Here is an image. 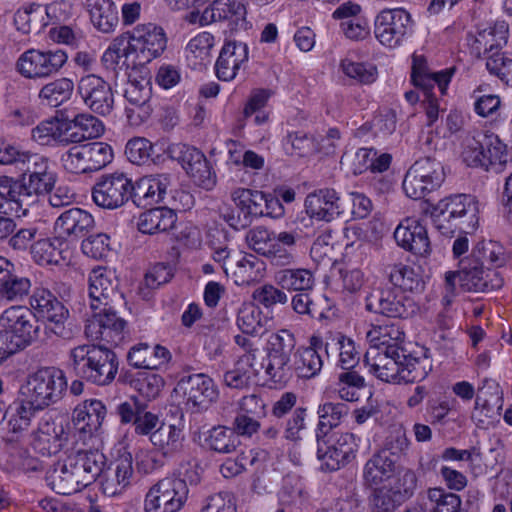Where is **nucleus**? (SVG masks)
<instances>
[{
    "mask_svg": "<svg viewBox=\"0 0 512 512\" xmlns=\"http://www.w3.org/2000/svg\"><path fill=\"white\" fill-rule=\"evenodd\" d=\"M61 121L58 119H49L40 122L31 131L32 139L40 145H51L53 142L59 143L61 137Z\"/></svg>",
    "mask_w": 512,
    "mask_h": 512,
    "instance_id": "338daca9",
    "label": "nucleus"
},
{
    "mask_svg": "<svg viewBox=\"0 0 512 512\" xmlns=\"http://www.w3.org/2000/svg\"><path fill=\"white\" fill-rule=\"evenodd\" d=\"M412 28L411 15L403 8L384 9L375 19V37L387 47L401 44Z\"/></svg>",
    "mask_w": 512,
    "mask_h": 512,
    "instance_id": "2eb2a0df",
    "label": "nucleus"
},
{
    "mask_svg": "<svg viewBox=\"0 0 512 512\" xmlns=\"http://www.w3.org/2000/svg\"><path fill=\"white\" fill-rule=\"evenodd\" d=\"M397 244L415 255L426 257L431 252L427 229L418 220L406 218L394 231Z\"/></svg>",
    "mask_w": 512,
    "mask_h": 512,
    "instance_id": "393cba45",
    "label": "nucleus"
},
{
    "mask_svg": "<svg viewBox=\"0 0 512 512\" xmlns=\"http://www.w3.org/2000/svg\"><path fill=\"white\" fill-rule=\"evenodd\" d=\"M65 460L85 488L101 475L106 458L98 450H79L69 454Z\"/></svg>",
    "mask_w": 512,
    "mask_h": 512,
    "instance_id": "a878e982",
    "label": "nucleus"
},
{
    "mask_svg": "<svg viewBox=\"0 0 512 512\" xmlns=\"http://www.w3.org/2000/svg\"><path fill=\"white\" fill-rule=\"evenodd\" d=\"M372 455L366 462L363 469V480L367 487L379 486L384 481L390 479L395 472L396 459L391 451L394 446Z\"/></svg>",
    "mask_w": 512,
    "mask_h": 512,
    "instance_id": "2f4dec72",
    "label": "nucleus"
},
{
    "mask_svg": "<svg viewBox=\"0 0 512 512\" xmlns=\"http://www.w3.org/2000/svg\"><path fill=\"white\" fill-rule=\"evenodd\" d=\"M451 71L429 73L423 57L413 56L411 78L416 87L423 89H434L435 86L441 94H444L451 80Z\"/></svg>",
    "mask_w": 512,
    "mask_h": 512,
    "instance_id": "79ce46f5",
    "label": "nucleus"
},
{
    "mask_svg": "<svg viewBox=\"0 0 512 512\" xmlns=\"http://www.w3.org/2000/svg\"><path fill=\"white\" fill-rule=\"evenodd\" d=\"M470 257L482 263V266L487 263L495 268L504 266L509 260V254L506 252L504 246L493 240L477 243Z\"/></svg>",
    "mask_w": 512,
    "mask_h": 512,
    "instance_id": "3c124183",
    "label": "nucleus"
},
{
    "mask_svg": "<svg viewBox=\"0 0 512 512\" xmlns=\"http://www.w3.org/2000/svg\"><path fill=\"white\" fill-rule=\"evenodd\" d=\"M323 346V340L318 336H312L309 340V346L298 347L293 357V376L301 379H312L316 377L322 367L323 360L318 353V349Z\"/></svg>",
    "mask_w": 512,
    "mask_h": 512,
    "instance_id": "7c9ffc66",
    "label": "nucleus"
},
{
    "mask_svg": "<svg viewBox=\"0 0 512 512\" xmlns=\"http://www.w3.org/2000/svg\"><path fill=\"white\" fill-rule=\"evenodd\" d=\"M306 212L319 221L330 222L343 213L342 203L334 189H320L305 199Z\"/></svg>",
    "mask_w": 512,
    "mask_h": 512,
    "instance_id": "c756f323",
    "label": "nucleus"
},
{
    "mask_svg": "<svg viewBox=\"0 0 512 512\" xmlns=\"http://www.w3.org/2000/svg\"><path fill=\"white\" fill-rule=\"evenodd\" d=\"M365 301L368 311L392 318H408L417 309L412 299L390 288L372 291Z\"/></svg>",
    "mask_w": 512,
    "mask_h": 512,
    "instance_id": "a211bd4d",
    "label": "nucleus"
},
{
    "mask_svg": "<svg viewBox=\"0 0 512 512\" xmlns=\"http://www.w3.org/2000/svg\"><path fill=\"white\" fill-rule=\"evenodd\" d=\"M32 436V447L42 456L58 453L66 441L62 425L49 420L42 421Z\"/></svg>",
    "mask_w": 512,
    "mask_h": 512,
    "instance_id": "72a5a7b5",
    "label": "nucleus"
},
{
    "mask_svg": "<svg viewBox=\"0 0 512 512\" xmlns=\"http://www.w3.org/2000/svg\"><path fill=\"white\" fill-rule=\"evenodd\" d=\"M153 152V144L142 137L130 139L125 147L127 159L137 165H143L149 162Z\"/></svg>",
    "mask_w": 512,
    "mask_h": 512,
    "instance_id": "774afa93",
    "label": "nucleus"
},
{
    "mask_svg": "<svg viewBox=\"0 0 512 512\" xmlns=\"http://www.w3.org/2000/svg\"><path fill=\"white\" fill-rule=\"evenodd\" d=\"M248 59L249 48L246 43L226 40L215 64L217 77L223 81L233 80Z\"/></svg>",
    "mask_w": 512,
    "mask_h": 512,
    "instance_id": "bb28decb",
    "label": "nucleus"
},
{
    "mask_svg": "<svg viewBox=\"0 0 512 512\" xmlns=\"http://www.w3.org/2000/svg\"><path fill=\"white\" fill-rule=\"evenodd\" d=\"M94 227V217L77 207L64 211L55 222V231L59 237L70 241L85 237Z\"/></svg>",
    "mask_w": 512,
    "mask_h": 512,
    "instance_id": "cd10ccee",
    "label": "nucleus"
},
{
    "mask_svg": "<svg viewBox=\"0 0 512 512\" xmlns=\"http://www.w3.org/2000/svg\"><path fill=\"white\" fill-rule=\"evenodd\" d=\"M445 179L441 162L431 157L417 160L407 171L403 190L409 198L421 199L437 190Z\"/></svg>",
    "mask_w": 512,
    "mask_h": 512,
    "instance_id": "1a4fd4ad",
    "label": "nucleus"
},
{
    "mask_svg": "<svg viewBox=\"0 0 512 512\" xmlns=\"http://www.w3.org/2000/svg\"><path fill=\"white\" fill-rule=\"evenodd\" d=\"M30 306L35 316L47 321L45 332L68 340L76 330L68 322L69 311L58 298L46 288H36L30 297Z\"/></svg>",
    "mask_w": 512,
    "mask_h": 512,
    "instance_id": "423d86ee",
    "label": "nucleus"
},
{
    "mask_svg": "<svg viewBox=\"0 0 512 512\" xmlns=\"http://www.w3.org/2000/svg\"><path fill=\"white\" fill-rule=\"evenodd\" d=\"M324 347L328 357H339V365L344 370L352 369L359 361L354 341L341 333L330 334Z\"/></svg>",
    "mask_w": 512,
    "mask_h": 512,
    "instance_id": "37998d69",
    "label": "nucleus"
},
{
    "mask_svg": "<svg viewBox=\"0 0 512 512\" xmlns=\"http://www.w3.org/2000/svg\"><path fill=\"white\" fill-rule=\"evenodd\" d=\"M508 26L499 22L494 27L479 31L471 44V52L478 58H485L499 49L507 42Z\"/></svg>",
    "mask_w": 512,
    "mask_h": 512,
    "instance_id": "e433bc0d",
    "label": "nucleus"
},
{
    "mask_svg": "<svg viewBox=\"0 0 512 512\" xmlns=\"http://www.w3.org/2000/svg\"><path fill=\"white\" fill-rule=\"evenodd\" d=\"M487 70L512 88V55L496 52L487 57Z\"/></svg>",
    "mask_w": 512,
    "mask_h": 512,
    "instance_id": "0e129e2a",
    "label": "nucleus"
},
{
    "mask_svg": "<svg viewBox=\"0 0 512 512\" xmlns=\"http://www.w3.org/2000/svg\"><path fill=\"white\" fill-rule=\"evenodd\" d=\"M343 73L361 84H371L377 79V68L371 63L354 62L350 59L341 61Z\"/></svg>",
    "mask_w": 512,
    "mask_h": 512,
    "instance_id": "e2e57ef3",
    "label": "nucleus"
},
{
    "mask_svg": "<svg viewBox=\"0 0 512 512\" xmlns=\"http://www.w3.org/2000/svg\"><path fill=\"white\" fill-rule=\"evenodd\" d=\"M462 158L470 167L500 173L508 161L507 147L498 136L477 131L464 139Z\"/></svg>",
    "mask_w": 512,
    "mask_h": 512,
    "instance_id": "20e7f679",
    "label": "nucleus"
},
{
    "mask_svg": "<svg viewBox=\"0 0 512 512\" xmlns=\"http://www.w3.org/2000/svg\"><path fill=\"white\" fill-rule=\"evenodd\" d=\"M62 245L60 237L40 239L31 245L32 258L42 266L57 265L64 260Z\"/></svg>",
    "mask_w": 512,
    "mask_h": 512,
    "instance_id": "8fccbe9b",
    "label": "nucleus"
},
{
    "mask_svg": "<svg viewBox=\"0 0 512 512\" xmlns=\"http://www.w3.org/2000/svg\"><path fill=\"white\" fill-rule=\"evenodd\" d=\"M390 282L403 291L420 292L424 289L422 277L411 266L397 263L385 269Z\"/></svg>",
    "mask_w": 512,
    "mask_h": 512,
    "instance_id": "de8ad7c7",
    "label": "nucleus"
},
{
    "mask_svg": "<svg viewBox=\"0 0 512 512\" xmlns=\"http://www.w3.org/2000/svg\"><path fill=\"white\" fill-rule=\"evenodd\" d=\"M269 380L280 386L286 385L293 378V360L291 357L268 353L263 365Z\"/></svg>",
    "mask_w": 512,
    "mask_h": 512,
    "instance_id": "864d4df0",
    "label": "nucleus"
},
{
    "mask_svg": "<svg viewBox=\"0 0 512 512\" xmlns=\"http://www.w3.org/2000/svg\"><path fill=\"white\" fill-rule=\"evenodd\" d=\"M207 441L209 447L219 453H231L240 443L233 430L223 426L214 427Z\"/></svg>",
    "mask_w": 512,
    "mask_h": 512,
    "instance_id": "680f3d73",
    "label": "nucleus"
},
{
    "mask_svg": "<svg viewBox=\"0 0 512 512\" xmlns=\"http://www.w3.org/2000/svg\"><path fill=\"white\" fill-rule=\"evenodd\" d=\"M152 97L151 83L146 78L129 79L124 89V98L127 101L125 114L131 125L139 126L150 117L153 108L150 103Z\"/></svg>",
    "mask_w": 512,
    "mask_h": 512,
    "instance_id": "aec40b11",
    "label": "nucleus"
},
{
    "mask_svg": "<svg viewBox=\"0 0 512 512\" xmlns=\"http://www.w3.org/2000/svg\"><path fill=\"white\" fill-rule=\"evenodd\" d=\"M0 200L5 207L9 205L10 210L26 211V207L33 202L24 181L9 176H0Z\"/></svg>",
    "mask_w": 512,
    "mask_h": 512,
    "instance_id": "ea45409f",
    "label": "nucleus"
},
{
    "mask_svg": "<svg viewBox=\"0 0 512 512\" xmlns=\"http://www.w3.org/2000/svg\"><path fill=\"white\" fill-rule=\"evenodd\" d=\"M46 480L51 489L61 495H71L84 488L65 459L54 464L47 472Z\"/></svg>",
    "mask_w": 512,
    "mask_h": 512,
    "instance_id": "a18cd8bd",
    "label": "nucleus"
},
{
    "mask_svg": "<svg viewBox=\"0 0 512 512\" xmlns=\"http://www.w3.org/2000/svg\"><path fill=\"white\" fill-rule=\"evenodd\" d=\"M88 284L92 310L123 302V295L118 291V278L114 271L106 267H97L90 272Z\"/></svg>",
    "mask_w": 512,
    "mask_h": 512,
    "instance_id": "6ab92c4d",
    "label": "nucleus"
},
{
    "mask_svg": "<svg viewBox=\"0 0 512 512\" xmlns=\"http://www.w3.org/2000/svg\"><path fill=\"white\" fill-rule=\"evenodd\" d=\"M69 368L79 379L105 386L115 379L118 359L103 345L82 344L69 351Z\"/></svg>",
    "mask_w": 512,
    "mask_h": 512,
    "instance_id": "f03ea898",
    "label": "nucleus"
},
{
    "mask_svg": "<svg viewBox=\"0 0 512 512\" xmlns=\"http://www.w3.org/2000/svg\"><path fill=\"white\" fill-rule=\"evenodd\" d=\"M236 324L247 335H257L262 328L261 311L251 303H244L238 309Z\"/></svg>",
    "mask_w": 512,
    "mask_h": 512,
    "instance_id": "052dcab7",
    "label": "nucleus"
},
{
    "mask_svg": "<svg viewBox=\"0 0 512 512\" xmlns=\"http://www.w3.org/2000/svg\"><path fill=\"white\" fill-rule=\"evenodd\" d=\"M41 410L42 409L40 407H36V405L28 398L14 402L7 409L8 433L15 435V438H17L24 431L28 430L32 419L35 417L36 413Z\"/></svg>",
    "mask_w": 512,
    "mask_h": 512,
    "instance_id": "49530a36",
    "label": "nucleus"
},
{
    "mask_svg": "<svg viewBox=\"0 0 512 512\" xmlns=\"http://www.w3.org/2000/svg\"><path fill=\"white\" fill-rule=\"evenodd\" d=\"M0 347L4 346L11 355L34 343L40 332V325L33 311L26 306H11L0 316Z\"/></svg>",
    "mask_w": 512,
    "mask_h": 512,
    "instance_id": "7ed1b4c3",
    "label": "nucleus"
},
{
    "mask_svg": "<svg viewBox=\"0 0 512 512\" xmlns=\"http://www.w3.org/2000/svg\"><path fill=\"white\" fill-rule=\"evenodd\" d=\"M231 199L243 214L245 220L261 217L263 213V192L246 188H237L231 193Z\"/></svg>",
    "mask_w": 512,
    "mask_h": 512,
    "instance_id": "09e8293b",
    "label": "nucleus"
},
{
    "mask_svg": "<svg viewBox=\"0 0 512 512\" xmlns=\"http://www.w3.org/2000/svg\"><path fill=\"white\" fill-rule=\"evenodd\" d=\"M176 213L167 207H156L142 212L137 219V228L143 234L165 233L175 227Z\"/></svg>",
    "mask_w": 512,
    "mask_h": 512,
    "instance_id": "4c0bfd02",
    "label": "nucleus"
},
{
    "mask_svg": "<svg viewBox=\"0 0 512 512\" xmlns=\"http://www.w3.org/2000/svg\"><path fill=\"white\" fill-rule=\"evenodd\" d=\"M479 203L468 194H457L442 199L434 207L435 222H452L463 230H475L478 225Z\"/></svg>",
    "mask_w": 512,
    "mask_h": 512,
    "instance_id": "9d476101",
    "label": "nucleus"
},
{
    "mask_svg": "<svg viewBox=\"0 0 512 512\" xmlns=\"http://www.w3.org/2000/svg\"><path fill=\"white\" fill-rule=\"evenodd\" d=\"M317 414L319 416L317 440L320 441L330 430L337 427L344 416L348 414V406L345 403L326 402L319 405Z\"/></svg>",
    "mask_w": 512,
    "mask_h": 512,
    "instance_id": "603ef678",
    "label": "nucleus"
},
{
    "mask_svg": "<svg viewBox=\"0 0 512 512\" xmlns=\"http://www.w3.org/2000/svg\"><path fill=\"white\" fill-rule=\"evenodd\" d=\"M460 285L464 290L489 292L502 287L503 279L495 270H484L482 263L472 257L460 262Z\"/></svg>",
    "mask_w": 512,
    "mask_h": 512,
    "instance_id": "4be33fe9",
    "label": "nucleus"
},
{
    "mask_svg": "<svg viewBox=\"0 0 512 512\" xmlns=\"http://www.w3.org/2000/svg\"><path fill=\"white\" fill-rule=\"evenodd\" d=\"M68 56L61 49H30L18 59L17 71L28 79H42L59 72L67 62Z\"/></svg>",
    "mask_w": 512,
    "mask_h": 512,
    "instance_id": "4468645a",
    "label": "nucleus"
},
{
    "mask_svg": "<svg viewBox=\"0 0 512 512\" xmlns=\"http://www.w3.org/2000/svg\"><path fill=\"white\" fill-rule=\"evenodd\" d=\"M132 190V180L128 175L116 171L99 176L91 194L98 207L114 210L128 202Z\"/></svg>",
    "mask_w": 512,
    "mask_h": 512,
    "instance_id": "f8f14e48",
    "label": "nucleus"
},
{
    "mask_svg": "<svg viewBox=\"0 0 512 512\" xmlns=\"http://www.w3.org/2000/svg\"><path fill=\"white\" fill-rule=\"evenodd\" d=\"M170 185L169 174L149 175L132 182L131 198L138 207H146L159 203L164 199Z\"/></svg>",
    "mask_w": 512,
    "mask_h": 512,
    "instance_id": "c85d7f7f",
    "label": "nucleus"
},
{
    "mask_svg": "<svg viewBox=\"0 0 512 512\" xmlns=\"http://www.w3.org/2000/svg\"><path fill=\"white\" fill-rule=\"evenodd\" d=\"M31 280L15 273V270L0 283V300L20 302L30 293Z\"/></svg>",
    "mask_w": 512,
    "mask_h": 512,
    "instance_id": "4d7b16f0",
    "label": "nucleus"
},
{
    "mask_svg": "<svg viewBox=\"0 0 512 512\" xmlns=\"http://www.w3.org/2000/svg\"><path fill=\"white\" fill-rule=\"evenodd\" d=\"M113 160L111 146L104 142L76 145L64 152L60 161L69 173L85 174L99 171Z\"/></svg>",
    "mask_w": 512,
    "mask_h": 512,
    "instance_id": "0eeeda50",
    "label": "nucleus"
},
{
    "mask_svg": "<svg viewBox=\"0 0 512 512\" xmlns=\"http://www.w3.org/2000/svg\"><path fill=\"white\" fill-rule=\"evenodd\" d=\"M66 389L67 381L64 372L55 367H45L37 370L28 378L24 395L36 407L43 410L58 402Z\"/></svg>",
    "mask_w": 512,
    "mask_h": 512,
    "instance_id": "6e6552de",
    "label": "nucleus"
},
{
    "mask_svg": "<svg viewBox=\"0 0 512 512\" xmlns=\"http://www.w3.org/2000/svg\"><path fill=\"white\" fill-rule=\"evenodd\" d=\"M213 46L214 36L209 32H202L188 42L186 58L194 68L205 65L210 60Z\"/></svg>",
    "mask_w": 512,
    "mask_h": 512,
    "instance_id": "5fc2aeb1",
    "label": "nucleus"
},
{
    "mask_svg": "<svg viewBox=\"0 0 512 512\" xmlns=\"http://www.w3.org/2000/svg\"><path fill=\"white\" fill-rule=\"evenodd\" d=\"M105 415L106 408L100 400H86L75 408L73 423L81 433L92 435L102 426Z\"/></svg>",
    "mask_w": 512,
    "mask_h": 512,
    "instance_id": "c9c22d12",
    "label": "nucleus"
},
{
    "mask_svg": "<svg viewBox=\"0 0 512 512\" xmlns=\"http://www.w3.org/2000/svg\"><path fill=\"white\" fill-rule=\"evenodd\" d=\"M177 389L186 398L187 404L197 410L207 409L218 398V390L212 378L203 373L183 376Z\"/></svg>",
    "mask_w": 512,
    "mask_h": 512,
    "instance_id": "5701e85b",
    "label": "nucleus"
},
{
    "mask_svg": "<svg viewBox=\"0 0 512 512\" xmlns=\"http://www.w3.org/2000/svg\"><path fill=\"white\" fill-rule=\"evenodd\" d=\"M218 18L228 20L238 28H247L246 7L238 0H215L212 2Z\"/></svg>",
    "mask_w": 512,
    "mask_h": 512,
    "instance_id": "bf43d9fd",
    "label": "nucleus"
},
{
    "mask_svg": "<svg viewBox=\"0 0 512 512\" xmlns=\"http://www.w3.org/2000/svg\"><path fill=\"white\" fill-rule=\"evenodd\" d=\"M129 32L135 58L139 64L148 63L159 57L167 47L166 33L156 24H139Z\"/></svg>",
    "mask_w": 512,
    "mask_h": 512,
    "instance_id": "f3484780",
    "label": "nucleus"
},
{
    "mask_svg": "<svg viewBox=\"0 0 512 512\" xmlns=\"http://www.w3.org/2000/svg\"><path fill=\"white\" fill-rule=\"evenodd\" d=\"M357 444L350 433L340 434L335 441L323 450L318 447L317 457L323 471H336L352 462L356 457Z\"/></svg>",
    "mask_w": 512,
    "mask_h": 512,
    "instance_id": "b1692460",
    "label": "nucleus"
},
{
    "mask_svg": "<svg viewBox=\"0 0 512 512\" xmlns=\"http://www.w3.org/2000/svg\"><path fill=\"white\" fill-rule=\"evenodd\" d=\"M299 235L297 232L281 231L275 235L265 258L272 266L287 268L295 263V246Z\"/></svg>",
    "mask_w": 512,
    "mask_h": 512,
    "instance_id": "f704fd0d",
    "label": "nucleus"
},
{
    "mask_svg": "<svg viewBox=\"0 0 512 512\" xmlns=\"http://www.w3.org/2000/svg\"><path fill=\"white\" fill-rule=\"evenodd\" d=\"M428 499L434 503L433 512H462L461 498L455 493L432 488L428 490Z\"/></svg>",
    "mask_w": 512,
    "mask_h": 512,
    "instance_id": "69168bd1",
    "label": "nucleus"
},
{
    "mask_svg": "<svg viewBox=\"0 0 512 512\" xmlns=\"http://www.w3.org/2000/svg\"><path fill=\"white\" fill-rule=\"evenodd\" d=\"M184 439L183 431L179 427L163 422L151 435L150 442L163 457L171 458L182 451Z\"/></svg>",
    "mask_w": 512,
    "mask_h": 512,
    "instance_id": "58836bf2",
    "label": "nucleus"
},
{
    "mask_svg": "<svg viewBox=\"0 0 512 512\" xmlns=\"http://www.w3.org/2000/svg\"><path fill=\"white\" fill-rule=\"evenodd\" d=\"M84 6L97 30L103 33L114 31L119 18L117 7L111 0H85Z\"/></svg>",
    "mask_w": 512,
    "mask_h": 512,
    "instance_id": "a19ab883",
    "label": "nucleus"
},
{
    "mask_svg": "<svg viewBox=\"0 0 512 512\" xmlns=\"http://www.w3.org/2000/svg\"><path fill=\"white\" fill-rule=\"evenodd\" d=\"M278 500L284 507H300L307 500L304 484L297 477H286L278 493Z\"/></svg>",
    "mask_w": 512,
    "mask_h": 512,
    "instance_id": "13d9d810",
    "label": "nucleus"
},
{
    "mask_svg": "<svg viewBox=\"0 0 512 512\" xmlns=\"http://www.w3.org/2000/svg\"><path fill=\"white\" fill-rule=\"evenodd\" d=\"M30 306L35 316L47 321L45 332L68 340L76 330L68 322L69 311L58 298L46 288H36L30 297Z\"/></svg>",
    "mask_w": 512,
    "mask_h": 512,
    "instance_id": "39448f33",
    "label": "nucleus"
},
{
    "mask_svg": "<svg viewBox=\"0 0 512 512\" xmlns=\"http://www.w3.org/2000/svg\"><path fill=\"white\" fill-rule=\"evenodd\" d=\"M127 322L119 317L114 305L101 306L93 310L87 319L85 335L92 341H104L110 345H119L125 338Z\"/></svg>",
    "mask_w": 512,
    "mask_h": 512,
    "instance_id": "ddd939ff",
    "label": "nucleus"
},
{
    "mask_svg": "<svg viewBox=\"0 0 512 512\" xmlns=\"http://www.w3.org/2000/svg\"><path fill=\"white\" fill-rule=\"evenodd\" d=\"M187 496L185 480L178 477L163 478L146 494L145 512H179Z\"/></svg>",
    "mask_w": 512,
    "mask_h": 512,
    "instance_id": "9b49d317",
    "label": "nucleus"
},
{
    "mask_svg": "<svg viewBox=\"0 0 512 512\" xmlns=\"http://www.w3.org/2000/svg\"><path fill=\"white\" fill-rule=\"evenodd\" d=\"M77 91L85 105L102 116L111 113L114 106V95L111 85L102 77L88 74L80 78Z\"/></svg>",
    "mask_w": 512,
    "mask_h": 512,
    "instance_id": "412c9836",
    "label": "nucleus"
},
{
    "mask_svg": "<svg viewBox=\"0 0 512 512\" xmlns=\"http://www.w3.org/2000/svg\"><path fill=\"white\" fill-rule=\"evenodd\" d=\"M19 170L22 172L21 180L34 198L53 190L56 183V173L52 170L48 158L29 153Z\"/></svg>",
    "mask_w": 512,
    "mask_h": 512,
    "instance_id": "dca6fc26",
    "label": "nucleus"
},
{
    "mask_svg": "<svg viewBox=\"0 0 512 512\" xmlns=\"http://www.w3.org/2000/svg\"><path fill=\"white\" fill-rule=\"evenodd\" d=\"M74 83L68 78H59L44 85L39 91L40 100L51 107H58L70 99Z\"/></svg>",
    "mask_w": 512,
    "mask_h": 512,
    "instance_id": "6e6d98bb",
    "label": "nucleus"
},
{
    "mask_svg": "<svg viewBox=\"0 0 512 512\" xmlns=\"http://www.w3.org/2000/svg\"><path fill=\"white\" fill-rule=\"evenodd\" d=\"M274 280L282 289L290 292L312 291L315 286V276L310 269L284 268L275 272Z\"/></svg>",
    "mask_w": 512,
    "mask_h": 512,
    "instance_id": "c03bdc74",
    "label": "nucleus"
},
{
    "mask_svg": "<svg viewBox=\"0 0 512 512\" xmlns=\"http://www.w3.org/2000/svg\"><path fill=\"white\" fill-rule=\"evenodd\" d=\"M133 476L132 456L129 453L120 456L109 468L101 481V489L107 496L121 494L131 483Z\"/></svg>",
    "mask_w": 512,
    "mask_h": 512,
    "instance_id": "473e14b6",
    "label": "nucleus"
},
{
    "mask_svg": "<svg viewBox=\"0 0 512 512\" xmlns=\"http://www.w3.org/2000/svg\"><path fill=\"white\" fill-rule=\"evenodd\" d=\"M364 362L369 372L384 382L409 383L424 377L419 359L399 345L369 347Z\"/></svg>",
    "mask_w": 512,
    "mask_h": 512,
    "instance_id": "f257e3e1",
    "label": "nucleus"
}]
</instances>
